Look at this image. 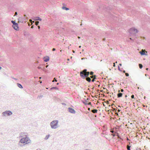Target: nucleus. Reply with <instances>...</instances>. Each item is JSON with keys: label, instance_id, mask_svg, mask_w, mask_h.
<instances>
[{"label": "nucleus", "instance_id": "cd10ccee", "mask_svg": "<svg viewBox=\"0 0 150 150\" xmlns=\"http://www.w3.org/2000/svg\"><path fill=\"white\" fill-rule=\"evenodd\" d=\"M83 103L85 105H87V103H86L84 101H83Z\"/></svg>", "mask_w": 150, "mask_h": 150}, {"label": "nucleus", "instance_id": "09e8293b", "mask_svg": "<svg viewBox=\"0 0 150 150\" xmlns=\"http://www.w3.org/2000/svg\"><path fill=\"white\" fill-rule=\"evenodd\" d=\"M119 65H120V66H121V65H122V64H119Z\"/></svg>", "mask_w": 150, "mask_h": 150}, {"label": "nucleus", "instance_id": "f8f14e48", "mask_svg": "<svg viewBox=\"0 0 150 150\" xmlns=\"http://www.w3.org/2000/svg\"><path fill=\"white\" fill-rule=\"evenodd\" d=\"M96 75H93L91 76V78L94 79H96Z\"/></svg>", "mask_w": 150, "mask_h": 150}, {"label": "nucleus", "instance_id": "2eb2a0df", "mask_svg": "<svg viewBox=\"0 0 150 150\" xmlns=\"http://www.w3.org/2000/svg\"><path fill=\"white\" fill-rule=\"evenodd\" d=\"M98 110L97 109H93L91 111L92 112L94 113H95L97 112Z\"/></svg>", "mask_w": 150, "mask_h": 150}, {"label": "nucleus", "instance_id": "dca6fc26", "mask_svg": "<svg viewBox=\"0 0 150 150\" xmlns=\"http://www.w3.org/2000/svg\"><path fill=\"white\" fill-rule=\"evenodd\" d=\"M140 53L142 55H143L145 54V53L144 51H140Z\"/></svg>", "mask_w": 150, "mask_h": 150}, {"label": "nucleus", "instance_id": "f03ea898", "mask_svg": "<svg viewBox=\"0 0 150 150\" xmlns=\"http://www.w3.org/2000/svg\"><path fill=\"white\" fill-rule=\"evenodd\" d=\"M58 121L57 120H54L51 122L50 125L52 129H56L57 127Z\"/></svg>", "mask_w": 150, "mask_h": 150}, {"label": "nucleus", "instance_id": "e2e57ef3", "mask_svg": "<svg viewBox=\"0 0 150 150\" xmlns=\"http://www.w3.org/2000/svg\"><path fill=\"white\" fill-rule=\"evenodd\" d=\"M130 39L131 40H132L131 38H130Z\"/></svg>", "mask_w": 150, "mask_h": 150}, {"label": "nucleus", "instance_id": "c85d7f7f", "mask_svg": "<svg viewBox=\"0 0 150 150\" xmlns=\"http://www.w3.org/2000/svg\"><path fill=\"white\" fill-rule=\"evenodd\" d=\"M54 80L55 81V82H57V79H56V78H54Z\"/></svg>", "mask_w": 150, "mask_h": 150}, {"label": "nucleus", "instance_id": "5fc2aeb1", "mask_svg": "<svg viewBox=\"0 0 150 150\" xmlns=\"http://www.w3.org/2000/svg\"><path fill=\"white\" fill-rule=\"evenodd\" d=\"M145 98H146V97H145V96H144V99H145Z\"/></svg>", "mask_w": 150, "mask_h": 150}, {"label": "nucleus", "instance_id": "f257e3e1", "mask_svg": "<svg viewBox=\"0 0 150 150\" xmlns=\"http://www.w3.org/2000/svg\"><path fill=\"white\" fill-rule=\"evenodd\" d=\"M87 71L86 69H85L80 72V75L82 79H85L86 77H88L90 74V72Z\"/></svg>", "mask_w": 150, "mask_h": 150}, {"label": "nucleus", "instance_id": "4be33fe9", "mask_svg": "<svg viewBox=\"0 0 150 150\" xmlns=\"http://www.w3.org/2000/svg\"><path fill=\"white\" fill-rule=\"evenodd\" d=\"M93 71H91L90 72V74L91 75H93Z\"/></svg>", "mask_w": 150, "mask_h": 150}, {"label": "nucleus", "instance_id": "b1692460", "mask_svg": "<svg viewBox=\"0 0 150 150\" xmlns=\"http://www.w3.org/2000/svg\"><path fill=\"white\" fill-rule=\"evenodd\" d=\"M43 97V96L42 95H40L38 97H39V98H42Z\"/></svg>", "mask_w": 150, "mask_h": 150}, {"label": "nucleus", "instance_id": "e433bc0d", "mask_svg": "<svg viewBox=\"0 0 150 150\" xmlns=\"http://www.w3.org/2000/svg\"><path fill=\"white\" fill-rule=\"evenodd\" d=\"M94 81H95V79H92V81L93 82H94Z\"/></svg>", "mask_w": 150, "mask_h": 150}, {"label": "nucleus", "instance_id": "0eeeda50", "mask_svg": "<svg viewBox=\"0 0 150 150\" xmlns=\"http://www.w3.org/2000/svg\"><path fill=\"white\" fill-rule=\"evenodd\" d=\"M12 26L15 30H17L18 29V25L17 23H16L15 24L13 25Z\"/></svg>", "mask_w": 150, "mask_h": 150}, {"label": "nucleus", "instance_id": "774afa93", "mask_svg": "<svg viewBox=\"0 0 150 150\" xmlns=\"http://www.w3.org/2000/svg\"><path fill=\"white\" fill-rule=\"evenodd\" d=\"M118 107H120V105H119V106H118Z\"/></svg>", "mask_w": 150, "mask_h": 150}, {"label": "nucleus", "instance_id": "c03bdc74", "mask_svg": "<svg viewBox=\"0 0 150 150\" xmlns=\"http://www.w3.org/2000/svg\"><path fill=\"white\" fill-rule=\"evenodd\" d=\"M127 96L126 95H125V98H126V97H127Z\"/></svg>", "mask_w": 150, "mask_h": 150}, {"label": "nucleus", "instance_id": "a19ab883", "mask_svg": "<svg viewBox=\"0 0 150 150\" xmlns=\"http://www.w3.org/2000/svg\"><path fill=\"white\" fill-rule=\"evenodd\" d=\"M36 150H42L41 149H37Z\"/></svg>", "mask_w": 150, "mask_h": 150}, {"label": "nucleus", "instance_id": "6e6552de", "mask_svg": "<svg viewBox=\"0 0 150 150\" xmlns=\"http://www.w3.org/2000/svg\"><path fill=\"white\" fill-rule=\"evenodd\" d=\"M49 59L50 58L49 57L47 56L46 57H44V61L46 62H47L49 61Z\"/></svg>", "mask_w": 150, "mask_h": 150}, {"label": "nucleus", "instance_id": "412c9836", "mask_svg": "<svg viewBox=\"0 0 150 150\" xmlns=\"http://www.w3.org/2000/svg\"><path fill=\"white\" fill-rule=\"evenodd\" d=\"M11 23H13V25L14 24H15L16 23L15 21H11Z\"/></svg>", "mask_w": 150, "mask_h": 150}, {"label": "nucleus", "instance_id": "8fccbe9b", "mask_svg": "<svg viewBox=\"0 0 150 150\" xmlns=\"http://www.w3.org/2000/svg\"><path fill=\"white\" fill-rule=\"evenodd\" d=\"M52 81V82H54L55 81H54V80H53Z\"/></svg>", "mask_w": 150, "mask_h": 150}, {"label": "nucleus", "instance_id": "72a5a7b5", "mask_svg": "<svg viewBox=\"0 0 150 150\" xmlns=\"http://www.w3.org/2000/svg\"><path fill=\"white\" fill-rule=\"evenodd\" d=\"M62 105H66V104L65 103H62Z\"/></svg>", "mask_w": 150, "mask_h": 150}, {"label": "nucleus", "instance_id": "0e129e2a", "mask_svg": "<svg viewBox=\"0 0 150 150\" xmlns=\"http://www.w3.org/2000/svg\"><path fill=\"white\" fill-rule=\"evenodd\" d=\"M145 76H146V74H145Z\"/></svg>", "mask_w": 150, "mask_h": 150}, {"label": "nucleus", "instance_id": "4d7b16f0", "mask_svg": "<svg viewBox=\"0 0 150 150\" xmlns=\"http://www.w3.org/2000/svg\"><path fill=\"white\" fill-rule=\"evenodd\" d=\"M67 60H68V61L69 60V59H67Z\"/></svg>", "mask_w": 150, "mask_h": 150}, {"label": "nucleus", "instance_id": "ddd939ff", "mask_svg": "<svg viewBox=\"0 0 150 150\" xmlns=\"http://www.w3.org/2000/svg\"><path fill=\"white\" fill-rule=\"evenodd\" d=\"M35 20H36V21H37L38 20L41 21L42 20V19L40 18L39 17H37L35 18Z\"/></svg>", "mask_w": 150, "mask_h": 150}, {"label": "nucleus", "instance_id": "bf43d9fd", "mask_svg": "<svg viewBox=\"0 0 150 150\" xmlns=\"http://www.w3.org/2000/svg\"><path fill=\"white\" fill-rule=\"evenodd\" d=\"M143 106L144 107H145V105H143Z\"/></svg>", "mask_w": 150, "mask_h": 150}, {"label": "nucleus", "instance_id": "423d86ee", "mask_svg": "<svg viewBox=\"0 0 150 150\" xmlns=\"http://www.w3.org/2000/svg\"><path fill=\"white\" fill-rule=\"evenodd\" d=\"M69 112L71 113L74 114L75 113V111L73 109L71 108H68Z\"/></svg>", "mask_w": 150, "mask_h": 150}, {"label": "nucleus", "instance_id": "4c0bfd02", "mask_svg": "<svg viewBox=\"0 0 150 150\" xmlns=\"http://www.w3.org/2000/svg\"><path fill=\"white\" fill-rule=\"evenodd\" d=\"M123 72L124 73H125L126 72H125V70H123Z\"/></svg>", "mask_w": 150, "mask_h": 150}, {"label": "nucleus", "instance_id": "c9c22d12", "mask_svg": "<svg viewBox=\"0 0 150 150\" xmlns=\"http://www.w3.org/2000/svg\"><path fill=\"white\" fill-rule=\"evenodd\" d=\"M123 91H124V90H123V89H121V92H123Z\"/></svg>", "mask_w": 150, "mask_h": 150}, {"label": "nucleus", "instance_id": "13d9d810", "mask_svg": "<svg viewBox=\"0 0 150 150\" xmlns=\"http://www.w3.org/2000/svg\"><path fill=\"white\" fill-rule=\"evenodd\" d=\"M59 84V83H57V85H58V84Z\"/></svg>", "mask_w": 150, "mask_h": 150}, {"label": "nucleus", "instance_id": "37998d69", "mask_svg": "<svg viewBox=\"0 0 150 150\" xmlns=\"http://www.w3.org/2000/svg\"><path fill=\"white\" fill-rule=\"evenodd\" d=\"M115 63H114V64H113V66H114V67H115Z\"/></svg>", "mask_w": 150, "mask_h": 150}, {"label": "nucleus", "instance_id": "f3484780", "mask_svg": "<svg viewBox=\"0 0 150 150\" xmlns=\"http://www.w3.org/2000/svg\"><path fill=\"white\" fill-rule=\"evenodd\" d=\"M33 23H35V24L36 25H38L39 23V22L38 21H36L35 22L33 21Z\"/></svg>", "mask_w": 150, "mask_h": 150}, {"label": "nucleus", "instance_id": "a18cd8bd", "mask_svg": "<svg viewBox=\"0 0 150 150\" xmlns=\"http://www.w3.org/2000/svg\"><path fill=\"white\" fill-rule=\"evenodd\" d=\"M88 110H90V108H88Z\"/></svg>", "mask_w": 150, "mask_h": 150}, {"label": "nucleus", "instance_id": "f704fd0d", "mask_svg": "<svg viewBox=\"0 0 150 150\" xmlns=\"http://www.w3.org/2000/svg\"><path fill=\"white\" fill-rule=\"evenodd\" d=\"M38 69H41V67H38Z\"/></svg>", "mask_w": 150, "mask_h": 150}, {"label": "nucleus", "instance_id": "39448f33", "mask_svg": "<svg viewBox=\"0 0 150 150\" xmlns=\"http://www.w3.org/2000/svg\"><path fill=\"white\" fill-rule=\"evenodd\" d=\"M12 113H13L12 112L9 110L6 111L2 113V114H3V115H5V114H6L8 116H9L11 115Z\"/></svg>", "mask_w": 150, "mask_h": 150}, {"label": "nucleus", "instance_id": "393cba45", "mask_svg": "<svg viewBox=\"0 0 150 150\" xmlns=\"http://www.w3.org/2000/svg\"><path fill=\"white\" fill-rule=\"evenodd\" d=\"M125 75L126 76H129V74L128 73H125Z\"/></svg>", "mask_w": 150, "mask_h": 150}, {"label": "nucleus", "instance_id": "7c9ffc66", "mask_svg": "<svg viewBox=\"0 0 150 150\" xmlns=\"http://www.w3.org/2000/svg\"><path fill=\"white\" fill-rule=\"evenodd\" d=\"M117 136L120 139H121V138L120 137V136H119V135H118Z\"/></svg>", "mask_w": 150, "mask_h": 150}, {"label": "nucleus", "instance_id": "864d4df0", "mask_svg": "<svg viewBox=\"0 0 150 150\" xmlns=\"http://www.w3.org/2000/svg\"><path fill=\"white\" fill-rule=\"evenodd\" d=\"M79 48L81 47V46H79Z\"/></svg>", "mask_w": 150, "mask_h": 150}, {"label": "nucleus", "instance_id": "052dcab7", "mask_svg": "<svg viewBox=\"0 0 150 150\" xmlns=\"http://www.w3.org/2000/svg\"><path fill=\"white\" fill-rule=\"evenodd\" d=\"M14 79H16H16H15V78H13Z\"/></svg>", "mask_w": 150, "mask_h": 150}, {"label": "nucleus", "instance_id": "6e6d98bb", "mask_svg": "<svg viewBox=\"0 0 150 150\" xmlns=\"http://www.w3.org/2000/svg\"><path fill=\"white\" fill-rule=\"evenodd\" d=\"M31 28H33V26H31Z\"/></svg>", "mask_w": 150, "mask_h": 150}, {"label": "nucleus", "instance_id": "69168bd1", "mask_svg": "<svg viewBox=\"0 0 150 150\" xmlns=\"http://www.w3.org/2000/svg\"><path fill=\"white\" fill-rule=\"evenodd\" d=\"M105 39V38H104V39H103V40H104Z\"/></svg>", "mask_w": 150, "mask_h": 150}, {"label": "nucleus", "instance_id": "3c124183", "mask_svg": "<svg viewBox=\"0 0 150 150\" xmlns=\"http://www.w3.org/2000/svg\"><path fill=\"white\" fill-rule=\"evenodd\" d=\"M84 59V58H82L81 59H82V60L83 59Z\"/></svg>", "mask_w": 150, "mask_h": 150}, {"label": "nucleus", "instance_id": "c756f323", "mask_svg": "<svg viewBox=\"0 0 150 150\" xmlns=\"http://www.w3.org/2000/svg\"><path fill=\"white\" fill-rule=\"evenodd\" d=\"M91 104V102H89L88 104L87 103V105H90Z\"/></svg>", "mask_w": 150, "mask_h": 150}, {"label": "nucleus", "instance_id": "a878e982", "mask_svg": "<svg viewBox=\"0 0 150 150\" xmlns=\"http://www.w3.org/2000/svg\"><path fill=\"white\" fill-rule=\"evenodd\" d=\"M118 69L120 71H122V70L120 68V67L119 66H118Z\"/></svg>", "mask_w": 150, "mask_h": 150}, {"label": "nucleus", "instance_id": "5701e85b", "mask_svg": "<svg viewBox=\"0 0 150 150\" xmlns=\"http://www.w3.org/2000/svg\"><path fill=\"white\" fill-rule=\"evenodd\" d=\"M58 88L57 87H52L51 88H50V89L51 90H52V89H57Z\"/></svg>", "mask_w": 150, "mask_h": 150}, {"label": "nucleus", "instance_id": "1a4fd4ad", "mask_svg": "<svg viewBox=\"0 0 150 150\" xmlns=\"http://www.w3.org/2000/svg\"><path fill=\"white\" fill-rule=\"evenodd\" d=\"M86 80L88 82H90L91 81V79L90 78L88 77H86Z\"/></svg>", "mask_w": 150, "mask_h": 150}, {"label": "nucleus", "instance_id": "2f4dec72", "mask_svg": "<svg viewBox=\"0 0 150 150\" xmlns=\"http://www.w3.org/2000/svg\"><path fill=\"white\" fill-rule=\"evenodd\" d=\"M17 14V12H15V16H16Z\"/></svg>", "mask_w": 150, "mask_h": 150}, {"label": "nucleus", "instance_id": "603ef678", "mask_svg": "<svg viewBox=\"0 0 150 150\" xmlns=\"http://www.w3.org/2000/svg\"><path fill=\"white\" fill-rule=\"evenodd\" d=\"M1 67L0 66V69H1Z\"/></svg>", "mask_w": 150, "mask_h": 150}, {"label": "nucleus", "instance_id": "58836bf2", "mask_svg": "<svg viewBox=\"0 0 150 150\" xmlns=\"http://www.w3.org/2000/svg\"><path fill=\"white\" fill-rule=\"evenodd\" d=\"M38 29H40V26H38Z\"/></svg>", "mask_w": 150, "mask_h": 150}, {"label": "nucleus", "instance_id": "4468645a", "mask_svg": "<svg viewBox=\"0 0 150 150\" xmlns=\"http://www.w3.org/2000/svg\"><path fill=\"white\" fill-rule=\"evenodd\" d=\"M62 8L63 9H64V10H65L66 11H67V10H68L69 9L68 8H67L65 6H62Z\"/></svg>", "mask_w": 150, "mask_h": 150}, {"label": "nucleus", "instance_id": "a211bd4d", "mask_svg": "<svg viewBox=\"0 0 150 150\" xmlns=\"http://www.w3.org/2000/svg\"><path fill=\"white\" fill-rule=\"evenodd\" d=\"M50 136V135L49 134L48 135H47L46 136V137H45V140H47V139H48Z\"/></svg>", "mask_w": 150, "mask_h": 150}, {"label": "nucleus", "instance_id": "473e14b6", "mask_svg": "<svg viewBox=\"0 0 150 150\" xmlns=\"http://www.w3.org/2000/svg\"><path fill=\"white\" fill-rule=\"evenodd\" d=\"M55 50H56V49H55V48H53L52 49V50L53 51H55Z\"/></svg>", "mask_w": 150, "mask_h": 150}, {"label": "nucleus", "instance_id": "ea45409f", "mask_svg": "<svg viewBox=\"0 0 150 150\" xmlns=\"http://www.w3.org/2000/svg\"><path fill=\"white\" fill-rule=\"evenodd\" d=\"M24 16L25 17H26V16L25 14H24Z\"/></svg>", "mask_w": 150, "mask_h": 150}, {"label": "nucleus", "instance_id": "bb28decb", "mask_svg": "<svg viewBox=\"0 0 150 150\" xmlns=\"http://www.w3.org/2000/svg\"><path fill=\"white\" fill-rule=\"evenodd\" d=\"M131 97L132 98H134V96L133 95H132L131 96Z\"/></svg>", "mask_w": 150, "mask_h": 150}, {"label": "nucleus", "instance_id": "79ce46f5", "mask_svg": "<svg viewBox=\"0 0 150 150\" xmlns=\"http://www.w3.org/2000/svg\"><path fill=\"white\" fill-rule=\"evenodd\" d=\"M118 112H120V110H119V109H118Z\"/></svg>", "mask_w": 150, "mask_h": 150}, {"label": "nucleus", "instance_id": "aec40b11", "mask_svg": "<svg viewBox=\"0 0 150 150\" xmlns=\"http://www.w3.org/2000/svg\"><path fill=\"white\" fill-rule=\"evenodd\" d=\"M139 67L140 69H142L143 67V66H142V64H139Z\"/></svg>", "mask_w": 150, "mask_h": 150}, {"label": "nucleus", "instance_id": "49530a36", "mask_svg": "<svg viewBox=\"0 0 150 150\" xmlns=\"http://www.w3.org/2000/svg\"><path fill=\"white\" fill-rule=\"evenodd\" d=\"M72 51H73V53H75V51H74V50H73Z\"/></svg>", "mask_w": 150, "mask_h": 150}, {"label": "nucleus", "instance_id": "de8ad7c7", "mask_svg": "<svg viewBox=\"0 0 150 150\" xmlns=\"http://www.w3.org/2000/svg\"><path fill=\"white\" fill-rule=\"evenodd\" d=\"M148 68H146V69L147 70H148Z\"/></svg>", "mask_w": 150, "mask_h": 150}, {"label": "nucleus", "instance_id": "6ab92c4d", "mask_svg": "<svg viewBox=\"0 0 150 150\" xmlns=\"http://www.w3.org/2000/svg\"><path fill=\"white\" fill-rule=\"evenodd\" d=\"M130 147L131 146H130L127 145V150H130Z\"/></svg>", "mask_w": 150, "mask_h": 150}, {"label": "nucleus", "instance_id": "9d476101", "mask_svg": "<svg viewBox=\"0 0 150 150\" xmlns=\"http://www.w3.org/2000/svg\"><path fill=\"white\" fill-rule=\"evenodd\" d=\"M122 93H119L117 94V97L118 98H120L122 97Z\"/></svg>", "mask_w": 150, "mask_h": 150}, {"label": "nucleus", "instance_id": "338daca9", "mask_svg": "<svg viewBox=\"0 0 150 150\" xmlns=\"http://www.w3.org/2000/svg\"><path fill=\"white\" fill-rule=\"evenodd\" d=\"M109 93V92H108V93Z\"/></svg>", "mask_w": 150, "mask_h": 150}, {"label": "nucleus", "instance_id": "680f3d73", "mask_svg": "<svg viewBox=\"0 0 150 150\" xmlns=\"http://www.w3.org/2000/svg\"><path fill=\"white\" fill-rule=\"evenodd\" d=\"M118 92H120V90H119Z\"/></svg>", "mask_w": 150, "mask_h": 150}, {"label": "nucleus", "instance_id": "9b49d317", "mask_svg": "<svg viewBox=\"0 0 150 150\" xmlns=\"http://www.w3.org/2000/svg\"><path fill=\"white\" fill-rule=\"evenodd\" d=\"M17 85L18 87L21 88H23L21 84L17 83Z\"/></svg>", "mask_w": 150, "mask_h": 150}, {"label": "nucleus", "instance_id": "7ed1b4c3", "mask_svg": "<svg viewBox=\"0 0 150 150\" xmlns=\"http://www.w3.org/2000/svg\"><path fill=\"white\" fill-rule=\"evenodd\" d=\"M20 142L21 143L27 144L29 143L30 142V140L29 139V138L28 137H25L21 139L20 140Z\"/></svg>", "mask_w": 150, "mask_h": 150}, {"label": "nucleus", "instance_id": "20e7f679", "mask_svg": "<svg viewBox=\"0 0 150 150\" xmlns=\"http://www.w3.org/2000/svg\"><path fill=\"white\" fill-rule=\"evenodd\" d=\"M129 32L131 34L134 35L137 33L138 30L137 29L134 28H132L130 29Z\"/></svg>", "mask_w": 150, "mask_h": 150}]
</instances>
